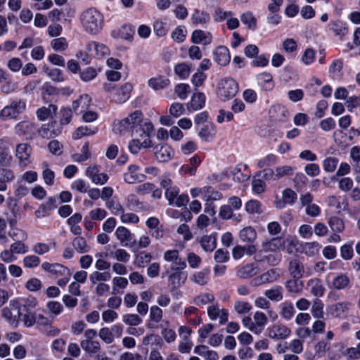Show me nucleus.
I'll return each mask as SVG.
<instances>
[{"label":"nucleus","instance_id":"nucleus-50","mask_svg":"<svg viewBox=\"0 0 360 360\" xmlns=\"http://www.w3.org/2000/svg\"><path fill=\"white\" fill-rule=\"evenodd\" d=\"M214 296L208 292L201 293L193 299V303L196 305H205L214 302Z\"/></svg>","mask_w":360,"mask_h":360},{"label":"nucleus","instance_id":"nucleus-16","mask_svg":"<svg viewBox=\"0 0 360 360\" xmlns=\"http://www.w3.org/2000/svg\"><path fill=\"white\" fill-rule=\"evenodd\" d=\"M281 276V271L278 269H271L252 280L255 285H262L276 281Z\"/></svg>","mask_w":360,"mask_h":360},{"label":"nucleus","instance_id":"nucleus-15","mask_svg":"<svg viewBox=\"0 0 360 360\" xmlns=\"http://www.w3.org/2000/svg\"><path fill=\"white\" fill-rule=\"evenodd\" d=\"M100 169L97 165H91L87 167L86 175L93 183L103 185L108 180V176L105 173H100Z\"/></svg>","mask_w":360,"mask_h":360},{"label":"nucleus","instance_id":"nucleus-26","mask_svg":"<svg viewBox=\"0 0 360 360\" xmlns=\"http://www.w3.org/2000/svg\"><path fill=\"white\" fill-rule=\"evenodd\" d=\"M257 233L252 226H246L239 232V238L245 243H253L257 239Z\"/></svg>","mask_w":360,"mask_h":360},{"label":"nucleus","instance_id":"nucleus-13","mask_svg":"<svg viewBox=\"0 0 360 360\" xmlns=\"http://www.w3.org/2000/svg\"><path fill=\"white\" fill-rule=\"evenodd\" d=\"M41 268L45 271L52 274L56 276H68L72 274L70 270L68 267L59 263L51 264L45 262L41 264Z\"/></svg>","mask_w":360,"mask_h":360},{"label":"nucleus","instance_id":"nucleus-48","mask_svg":"<svg viewBox=\"0 0 360 360\" xmlns=\"http://www.w3.org/2000/svg\"><path fill=\"white\" fill-rule=\"evenodd\" d=\"M256 274V268L252 264H248L238 271V276L243 278H250Z\"/></svg>","mask_w":360,"mask_h":360},{"label":"nucleus","instance_id":"nucleus-35","mask_svg":"<svg viewBox=\"0 0 360 360\" xmlns=\"http://www.w3.org/2000/svg\"><path fill=\"white\" fill-rule=\"evenodd\" d=\"M350 306L351 304L348 302H341L330 305L329 307V310L332 315L335 317H339L346 312Z\"/></svg>","mask_w":360,"mask_h":360},{"label":"nucleus","instance_id":"nucleus-38","mask_svg":"<svg viewBox=\"0 0 360 360\" xmlns=\"http://www.w3.org/2000/svg\"><path fill=\"white\" fill-rule=\"evenodd\" d=\"M74 249L79 253H86L89 251L90 247L87 245V243L84 238L82 236L76 237L72 243Z\"/></svg>","mask_w":360,"mask_h":360},{"label":"nucleus","instance_id":"nucleus-33","mask_svg":"<svg viewBox=\"0 0 360 360\" xmlns=\"http://www.w3.org/2000/svg\"><path fill=\"white\" fill-rule=\"evenodd\" d=\"M32 152L31 147L27 143H20L16 148V156L21 162L28 160Z\"/></svg>","mask_w":360,"mask_h":360},{"label":"nucleus","instance_id":"nucleus-8","mask_svg":"<svg viewBox=\"0 0 360 360\" xmlns=\"http://www.w3.org/2000/svg\"><path fill=\"white\" fill-rule=\"evenodd\" d=\"M165 197L170 205L178 207L185 206L188 202V196L186 194H179L178 187L172 188L170 191L165 192Z\"/></svg>","mask_w":360,"mask_h":360},{"label":"nucleus","instance_id":"nucleus-40","mask_svg":"<svg viewBox=\"0 0 360 360\" xmlns=\"http://www.w3.org/2000/svg\"><path fill=\"white\" fill-rule=\"evenodd\" d=\"M328 225L330 229L335 233H341L345 229L343 220L338 217H331L328 219Z\"/></svg>","mask_w":360,"mask_h":360},{"label":"nucleus","instance_id":"nucleus-58","mask_svg":"<svg viewBox=\"0 0 360 360\" xmlns=\"http://www.w3.org/2000/svg\"><path fill=\"white\" fill-rule=\"evenodd\" d=\"M338 160L334 157L326 158L323 162V169L327 172H333L337 167Z\"/></svg>","mask_w":360,"mask_h":360},{"label":"nucleus","instance_id":"nucleus-54","mask_svg":"<svg viewBox=\"0 0 360 360\" xmlns=\"http://www.w3.org/2000/svg\"><path fill=\"white\" fill-rule=\"evenodd\" d=\"M33 129V124L29 121H22L17 124L15 127L16 134H26Z\"/></svg>","mask_w":360,"mask_h":360},{"label":"nucleus","instance_id":"nucleus-23","mask_svg":"<svg viewBox=\"0 0 360 360\" xmlns=\"http://www.w3.org/2000/svg\"><path fill=\"white\" fill-rule=\"evenodd\" d=\"M210 271L208 268L202 269V270L194 273L191 276V280L195 284L199 285H205L209 282Z\"/></svg>","mask_w":360,"mask_h":360},{"label":"nucleus","instance_id":"nucleus-29","mask_svg":"<svg viewBox=\"0 0 360 360\" xmlns=\"http://www.w3.org/2000/svg\"><path fill=\"white\" fill-rule=\"evenodd\" d=\"M91 101V99L89 95H82L72 103V109L76 113L79 110V112L82 113L89 108Z\"/></svg>","mask_w":360,"mask_h":360},{"label":"nucleus","instance_id":"nucleus-36","mask_svg":"<svg viewBox=\"0 0 360 360\" xmlns=\"http://www.w3.org/2000/svg\"><path fill=\"white\" fill-rule=\"evenodd\" d=\"M80 345L89 354H96L101 349V345L98 341L84 340L81 342Z\"/></svg>","mask_w":360,"mask_h":360},{"label":"nucleus","instance_id":"nucleus-57","mask_svg":"<svg viewBox=\"0 0 360 360\" xmlns=\"http://www.w3.org/2000/svg\"><path fill=\"white\" fill-rule=\"evenodd\" d=\"M44 171L42 173L43 179L46 184L51 186L54 183L55 174L51 170L46 162L43 163Z\"/></svg>","mask_w":360,"mask_h":360},{"label":"nucleus","instance_id":"nucleus-25","mask_svg":"<svg viewBox=\"0 0 360 360\" xmlns=\"http://www.w3.org/2000/svg\"><path fill=\"white\" fill-rule=\"evenodd\" d=\"M202 195L207 204L219 200L222 198V194L210 186L202 187Z\"/></svg>","mask_w":360,"mask_h":360},{"label":"nucleus","instance_id":"nucleus-32","mask_svg":"<svg viewBox=\"0 0 360 360\" xmlns=\"http://www.w3.org/2000/svg\"><path fill=\"white\" fill-rule=\"evenodd\" d=\"M194 352L205 358V360H218L219 356L215 351L208 349L205 345H198L194 348Z\"/></svg>","mask_w":360,"mask_h":360},{"label":"nucleus","instance_id":"nucleus-46","mask_svg":"<svg viewBox=\"0 0 360 360\" xmlns=\"http://www.w3.org/2000/svg\"><path fill=\"white\" fill-rule=\"evenodd\" d=\"M205 96L202 93L194 94L191 101V108L193 110L202 108L205 105Z\"/></svg>","mask_w":360,"mask_h":360},{"label":"nucleus","instance_id":"nucleus-47","mask_svg":"<svg viewBox=\"0 0 360 360\" xmlns=\"http://www.w3.org/2000/svg\"><path fill=\"white\" fill-rule=\"evenodd\" d=\"M12 159L8 153V148L5 146L4 141L0 139V165L6 166L9 165Z\"/></svg>","mask_w":360,"mask_h":360},{"label":"nucleus","instance_id":"nucleus-21","mask_svg":"<svg viewBox=\"0 0 360 360\" xmlns=\"http://www.w3.org/2000/svg\"><path fill=\"white\" fill-rule=\"evenodd\" d=\"M139 167L135 165H130L127 172L124 174V180L128 184H134L136 181H141V178H145L144 175L138 173Z\"/></svg>","mask_w":360,"mask_h":360},{"label":"nucleus","instance_id":"nucleus-44","mask_svg":"<svg viewBox=\"0 0 360 360\" xmlns=\"http://www.w3.org/2000/svg\"><path fill=\"white\" fill-rule=\"evenodd\" d=\"M210 18L207 12L195 10L192 15L191 20L194 24H205L210 20Z\"/></svg>","mask_w":360,"mask_h":360},{"label":"nucleus","instance_id":"nucleus-14","mask_svg":"<svg viewBox=\"0 0 360 360\" xmlns=\"http://www.w3.org/2000/svg\"><path fill=\"white\" fill-rule=\"evenodd\" d=\"M254 259L257 262H266L270 266H276L281 261V255L276 252L258 251Z\"/></svg>","mask_w":360,"mask_h":360},{"label":"nucleus","instance_id":"nucleus-3","mask_svg":"<svg viewBox=\"0 0 360 360\" xmlns=\"http://www.w3.org/2000/svg\"><path fill=\"white\" fill-rule=\"evenodd\" d=\"M80 20L84 29L87 32L96 34L102 29L103 17L96 8H90L81 14Z\"/></svg>","mask_w":360,"mask_h":360},{"label":"nucleus","instance_id":"nucleus-63","mask_svg":"<svg viewBox=\"0 0 360 360\" xmlns=\"http://www.w3.org/2000/svg\"><path fill=\"white\" fill-rule=\"evenodd\" d=\"M115 235L117 239L122 243L128 241L131 238L130 231L123 226H120L117 229Z\"/></svg>","mask_w":360,"mask_h":360},{"label":"nucleus","instance_id":"nucleus-22","mask_svg":"<svg viewBox=\"0 0 360 360\" xmlns=\"http://www.w3.org/2000/svg\"><path fill=\"white\" fill-rule=\"evenodd\" d=\"M288 271L293 278H300L303 276L304 273L302 263L297 259L290 260Z\"/></svg>","mask_w":360,"mask_h":360},{"label":"nucleus","instance_id":"nucleus-27","mask_svg":"<svg viewBox=\"0 0 360 360\" xmlns=\"http://www.w3.org/2000/svg\"><path fill=\"white\" fill-rule=\"evenodd\" d=\"M258 84L264 91H271L274 87L273 77L270 73L262 72L257 75Z\"/></svg>","mask_w":360,"mask_h":360},{"label":"nucleus","instance_id":"nucleus-1","mask_svg":"<svg viewBox=\"0 0 360 360\" xmlns=\"http://www.w3.org/2000/svg\"><path fill=\"white\" fill-rule=\"evenodd\" d=\"M36 306L34 300H11L9 305L2 309V316L15 326L22 321L26 327H32L35 324Z\"/></svg>","mask_w":360,"mask_h":360},{"label":"nucleus","instance_id":"nucleus-56","mask_svg":"<svg viewBox=\"0 0 360 360\" xmlns=\"http://www.w3.org/2000/svg\"><path fill=\"white\" fill-rule=\"evenodd\" d=\"M13 254L23 255L28 252L29 248L20 240L15 241L10 245Z\"/></svg>","mask_w":360,"mask_h":360},{"label":"nucleus","instance_id":"nucleus-53","mask_svg":"<svg viewBox=\"0 0 360 360\" xmlns=\"http://www.w3.org/2000/svg\"><path fill=\"white\" fill-rule=\"evenodd\" d=\"M40 259L35 255H30L25 257L22 263L25 267L32 269L38 266L40 264Z\"/></svg>","mask_w":360,"mask_h":360},{"label":"nucleus","instance_id":"nucleus-39","mask_svg":"<svg viewBox=\"0 0 360 360\" xmlns=\"http://www.w3.org/2000/svg\"><path fill=\"white\" fill-rule=\"evenodd\" d=\"M308 285L311 287V292L316 297H321L325 291V288L319 279H311Z\"/></svg>","mask_w":360,"mask_h":360},{"label":"nucleus","instance_id":"nucleus-19","mask_svg":"<svg viewBox=\"0 0 360 360\" xmlns=\"http://www.w3.org/2000/svg\"><path fill=\"white\" fill-rule=\"evenodd\" d=\"M214 60L220 65H226L230 62L229 49L224 46H218L214 51Z\"/></svg>","mask_w":360,"mask_h":360},{"label":"nucleus","instance_id":"nucleus-60","mask_svg":"<svg viewBox=\"0 0 360 360\" xmlns=\"http://www.w3.org/2000/svg\"><path fill=\"white\" fill-rule=\"evenodd\" d=\"M245 210L250 214H259L261 213V203L255 200H251L245 204Z\"/></svg>","mask_w":360,"mask_h":360},{"label":"nucleus","instance_id":"nucleus-11","mask_svg":"<svg viewBox=\"0 0 360 360\" xmlns=\"http://www.w3.org/2000/svg\"><path fill=\"white\" fill-rule=\"evenodd\" d=\"M267 332L270 338L282 340L287 338L290 335L291 330L284 325L276 323L269 328Z\"/></svg>","mask_w":360,"mask_h":360},{"label":"nucleus","instance_id":"nucleus-5","mask_svg":"<svg viewBox=\"0 0 360 360\" xmlns=\"http://www.w3.org/2000/svg\"><path fill=\"white\" fill-rule=\"evenodd\" d=\"M186 267H168L166 269L162 276H167L168 284L172 290H176L184 284L187 276L183 272Z\"/></svg>","mask_w":360,"mask_h":360},{"label":"nucleus","instance_id":"nucleus-30","mask_svg":"<svg viewBox=\"0 0 360 360\" xmlns=\"http://www.w3.org/2000/svg\"><path fill=\"white\" fill-rule=\"evenodd\" d=\"M200 243L203 250L211 252L217 247V237L215 235H205L201 238Z\"/></svg>","mask_w":360,"mask_h":360},{"label":"nucleus","instance_id":"nucleus-45","mask_svg":"<svg viewBox=\"0 0 360 360\" xmlns=\"http://www.w3.org/2000/svg\"><path fill=\"white\" fill-rule=\"evenodd\" d=\"M264 295L269 300L278 302L283 299V289L281 286H276L273 288L266 290Z\"/></svg>","mask_w":360,"mask_h":360},{"label":"nucleus","instance_id":"nucleus-59","mask_svg":"<svg viewBox=\"0 0 360 360\" xmlns=\"http://www.w3.org/2000/svg\"><path fill=\"white\" fill-rule=\"evenodd\" d=\"M17 88V84L9 77L6 79L4 83L0 84V90L2 93L8 94L13 92Z\"/></svg>","mask_w":360,"mask_h":360},{"label":"nucleus","instance_id":"nucleus-34","mask_svg":"<svg viewBox=\"0 0 360 360\" xmlns=\"http://www.w3.org/2000/svg\"><path fill=\"white\" fill-rule=\"evenodd\" d=\"M169 83V79L163 76L150 78L148 80L149 86L155 90L162 89L167 87Z\"/></svg>","mask_w":360,"mask_h":360},{"label":"nucleus","instance_id":"nucleus-6","mask_svg":"<svg viewBox=\"0 0 360 360\" xmlns=\"http://www.w3.org/2000/svg\"><path fill=\"white\" fill-rule=\"evenodd\" d=\"M238 91V85L232 78L223 79L218 84L217 94L221 100L234 97Z\"/></svg>","mask_w":360,"mask_h":360},{"label":"nucleus","instance_id":"nucleus-55","mask_svg":"<svg viewBox=\"0 0 360 360\" xmlns=\"http://www.w3.org/2000/svg\"><path fill=\"white\" fill-rule=\"evenodd\" d=\"M323 304L320 300H315L311 307V314L316 319L323 317Z\"/></svg>","mask_w":360,"mask_h":360},{"label":"nucleus","instance_id":"nucleus-51","mask_svg":"<svg viewBox=\"0 0 360 360\" xmlns=\"http://www.w3.org/2000/svg\"><path fill=\"white\" fill-rule=\"evenodd\" d=\"M240 20L243 24L248 25V28L251 30L256 29L257 20L251 12L248 11L242 14L240 16Z\"/></svg>","mask_w":360,"mask_h":360},{"label":"nucleus","instance_id":"nucleus-20","mask_svg":"<svg viewBox=\"0 0 360 360\" xmlns=\"http://www.w3.org/2000/svg\"><path fill=\"white\" fill-rule=\"evenodd\" d=\"M331 288L340 290L350 288V279L345 274H340L335 276L331 283Z\"/></svg>","mask_w":360,"mask_h":360},{"label":"nucleus","instance_id":"nucleus-37","mask_svg":"<svg viewBox=\"0 0 360 360\" xmlns=\"http://www.w3.org/2000/svg\"><path fill=\"white\" fill-rule=\"evenodd\" d=\"M295 309L292 303L284 302L280 306V315L285 320H290L295 314Z\"/></svg>","mask_w":360,"mask_h":360},{"label":"nucleus","instance_id":"nucleus-12","mask_svg":"<svg viewBox=\"0 0 360 360\" xmlns=\"http://www.w3.org/2000/svg\"><path fill=\"white\" fill-rule=\"evenodd\" d=\"M132 85L130 83H125L111 96L112 101L116 103H123L126 102L131 95Z\"/></svg>","mask_w":360,"mask_h":360},{"label":"nucleus","instance_id":"nucleus-9","mask_svg":"<svg viewBox=\"0 0 360 360\" xmlns=\"http://www.w3.org/2000/svg\"><path fill=\"white\" fill-rule=\"evenodd\" d=\"M285 248V240L281 237L266 239L262 243L261 249L258 251L276 252Z\"/></svg>","mask_w":360,"mask_h":360},{"label":"nucleus","instance_id":"nucleus-41","mask_svg":"<svg viewBox=\"0 0 360 360\" xmlns=\"http://www.w3.org/2000/svg\"><path fill=\"white\" fill-rule=\"evenodd\" d=\"M152 259V255L150 253L141 252L136 255L134 264L137 267L143 268L146 264L150 263Z\"/></svg>","mask_w":360,"mask_h":360},{"label":"nucleus","instance_id":"nucleus-10","mask_svg":"<svg viewBox=\"0 0 360 360\" xmlns=\"http://www.w3.org/2000/svg\"><path fill=\"white\" fill-rule=\"evenodd\" d=\"M153 150L155 158L160 162H168L174 155L172 148L167 144H158L154 147Z\"/></svg>","mask_w":360,"mask_h":360},{"label":"nucleus","instance_id":"nucleus-2","mask_svg":"<svg viewBox=\"0 0 360 360\" xmlns=\"http://www.w3.org/2000/svg\"><path fill=\"white\" fill-rule=\"evenodd\" d=\"M143 115L141 110H135L127 117L115 121L112 130L115 134L124 135L127 133L139 134L142 132L143 125Z\"/></svg>","mask_w":360,"mask_h":360},{"label":"nucleus","instance_id":"nucleus-31","mask_svg":"<svg viewBox=\"0 0 360 360\" xmlns=\"http://www.w3.org/2000/svg\"><path fill=\"white\" fill-rule=\"evenodd\" d=\"M216 129L214 124H207L202 127L198 131V136L204 141H209L214 138Z\"/></svg>","mask_w":360,"mask_h":360},{"label":"nucleus","instance_id":"nucleus-52","mask_svg":"<svg viewBox=\"0 0 360 360\" xmlns=\"http://www.w3.org/2000/svg\"><path fill=\"white\" fill-rule=\"evenodd\" d=\"M175 73L181 79H186L189 76L191 67L185 63L177 64L174 68Z\"/></svg>","mask_w":360,"mask_h":360},{"label":"nucleus","instance_id":"nucleus-17","mask_svg":"<svg viewBox=\"0 0 360 360\" xmlns=\"http://www.w3.org/2000/svg\"><path fill=\"white\" fill-rule=\"evenodd\" d=\"M163 258L166 262H172L169 267H186V262L179 257L177 250H167L164 253Z\"/></svg>","mask_w":360,"mask_h":360},{"label":"nucleus","instance_id":"nucleus-42","mask_svg":"<svg viewBox=\"0 0 360 360\" xmlns=\"http://www.w3.org/2000/svg\"><path fill=\"white\" fill-rule=\"evenodd\" d=\"M110 278L111 276L109 272H99L96 271L90 274L89 281L94 285L98 282L103 283L104 281H108Z\"/></svg>","mask_w":360,"mask_h":360},{"label":"nucleus","instance_id":"nucleus-62","mask_svg":"<svg viewBox=\"0 0 360 360\" xmlns=\"http://www.w3.org/2000/svg\"><path fill=\"white\" fill-rule=\"evenodd\" d=\"M300 278H293L286 283L287 289L291 292H299L302 290L303 285L302 281H299Z\"/></svg>","mask_w":360,"mask_h":360},{"label":"nucleus","instance_id":"nucleus-24","mask_svg":"<svg viewBox=\"0 0 360 360\" xmlns=\"http://www.w3.org/2000/svg\"><path fill=\"white\" fill-rule=\"evenodd\" d=\"M212 34L201 30H195L192 34V41L194 44H210L212 42Z\"/></svg>","mask_w":360,"mask_h":360},{"label":"nucleus","instance_id":"nucleus-61","mask_svg":"<svg viewBox=\"0 0 360 360\" xmlns=\"http://www.w3.org/2000/svg\"><path fill=\"white\" fill-rule=\"evenodd\" d=\"M123 321L131 326H136L139 325L142 322V319L137 314H127L123 316Z\"/></svg>","mask_w":360,"mask_h":360},{"label":"nucleus","instance_id":"nucleus-43","mask_svg":"<svg viewBox=\"0 0 360 360\" xmlns=\"http://www.w3.org/2000/svg\"><path fill=\"white\" fill-rule=\"evenodd\" d=\"M295 168L290 165L277 167L275 169L274 179L278 180L283 176L292 175Z\"/></svg>","mask_w":360,"mask_h":360},{"label":"nucleus","instance_id":"nucleus-4","mask_svg":"<svg viewBox=\"0 0 360 360\" xmlns=\"http://www.w3.org/2000/svg\"><path fill=\"white\" fill-rule=\"evenodd\" d=\"M154 131V127L150 122H144L142 127V132L133 136L136 138L132 139L129 144V148L130 151L136 154L141 148H148L151 146V141L150 137Z\"/></svg>","mask_w":360,"mask_h":360},{"label":"nucleus","instance_id":"nucleus-28","mask_svg":"<svg viewBox=\"0 0 360 360\" xmlns=\"http://www.w3.org/2000/svg\"><path fill=\"white\" fill-rule=\"evenodd\" d=\"M58 108L53 104L49 105L48 107H41L37 111V116L41 121H44L51 118L56 115Z\"/></svg>","mask_w":360,"mask_h":360},{"label":"nucleus","instance_id":"nucleus-7","mask_svg":"<svg viewBox=\"0 0 360 360\" xmlns=\"http://www.w3.org/2000/svg\"><path fill=\"white\" fill-rule=\"evenodd\" d=\"M26 108V103L22 100L14 101L9 105L5 106L0 112V117L4 119H15Z\"/></svg>","mask_w":360,"mask_h":360},{"label":"nucleus","instance_id":"nucleus-64","mask_svg":"<svg viewBox=\"0 0 360 360\" xmlns=\"http://www.w3.org/2000/svg\"><path fill=\"white\" fill-rule=\"evenodd\" d=\"M254 323L257 326V328L261 330L264 327L267 323V316L261 311H256L254 314Z\"/></svg>","mask_w":360,"mask_h":360},{"label":"nucleus","instance_id":"nucleus-18","mask_svg":"<svg viewBox=\"0 0 360 360\" xmlns=\"http://www.w3.org/2000/svg\"><path fill=\"white\" fill-rule=\"evenodd\" d=\"M328 27L330 31H332L340 39H342L349 32L347 23L340 20L330 21L328 24Z\"/></svg>","mask_w":360,"mask_h":360},{"label":"nucleus","instance_id":"nucleus-49","mask_svg":"<svg viewBox=\"0 0 360 360\" xmlns=\"http://www.w3.org/2000/svg\"><path fill=\"white\" fill-rule=\"evenodd\" d=\"M97 131V128H89L87 126H81L78 127L73 134L75 139H79L84 136H89L94 134Z\"/></svg>","mask_w":360,"mask_h":360}]
</instances>
